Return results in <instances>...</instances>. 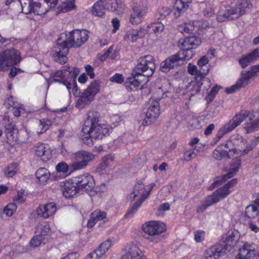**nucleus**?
Here are the masks:
<instances>
[{
    "label": "nucleus",
    "instance_id": "nucleus-9",
    "mask_svg": "<svg viewBox=\"0 0 259 259\" xmlns=\"http://www.w3.org/2000/svg\"><path fill=\"white\" fill-rule=\"evenodd\" d=\"M95 159V155L88 151L81 150L76 152L74 156V161L71 164L73 169H81L85 168L89 162Z\"/></svg>",
    "mask_w": 259,
    "mask_h": 259
},
{
    "label": "nucleus",
    "instance_id": "nucleus-48",
    "mask_svg": "<svg viewBox=\"0 0 259 259\" xmlns=\"http://www.w3.org/2000/svg\"><path fill=\"white\" fill-rule=\"evenodd\" d=\"M221 87L218 85H215L214 87H213L207 96L205 98V100L207 101V103H209L214 99V97L218 93L219 90L221 89Z\"/></svg>",
    "mask_w": 259,
    "mask_h": 259
},
{
    "label": "nucleus",
    "instance_id": "nucleus-6",
    "mask_svg": "<svg viewBox=\"0 0 259 259\" xmlns=\"http://www.w3.org/2000/svg\"><path fill=\"white\" fill-rule=\"evenodd\" d=\"M143 230L148 236L146 237L151 242H158L160 238L159 235L166 230L165 224L159 221H152L143 226Z\"/></svg>",
    "mask_w": 259,
    "mask_h": 259
},
{
    "label": "nucleus",
    "instance_id": "nucleus-63",
    "mask_svg": "<svg viewBox=\"0 0 259 259\" xmlns=\"http://www.w3.org/2000/svg\"><path fill=\"white\" fill-rule=\"evenodd\" d=\"M85 70L87 74L91 79L95 77V74L94 72V68L90 65H87L85 66Z\"/></svg>",
    "mask_w": 259,
    "mask_h": 259
},
{
    "label": "nucleus",
    "instance_id": "nucleus-37",
    "mask_svg": "<svg viewBox=\"0 0 259 259\" xmlns=\"http://www.w3.org/2000/svg\"><path fill=\"white\" fill-rule=\"evenodd\" d=\"M244 259H253L257 255L258 251L248 243H244Z\"/></svg>",
    "mask_w": 259,
    "mask_h": 259
},
{
    "label": "nucleus",
    "instance_id": "nucleus-38",
    "mask_svg": "<svg viewBox=\"0 0 259 259\" xmlns=\"http://www.w3.org/2000/svg\"><path fill=\"white\" fill-rule=\"evenodd\" d=\"M37 179L40 184H45L50 178V172L45 168H39L35 172Z\"/></svg>",
    "mask_w": 259,
    "mask_h": 259
},
{
    "label": "nucleus",
    "instance_id": "nucleus-21",
    "mask_svg": "<svg viewBox=\"0 0 259 259\" xmlns=\"http://www.w3.org/2000/svg\"><path fill=\"white\" fill-rule=\"evenodd\" d=\"M252 114L246 111H244V121L246 124L244 128L246 130L247 133H251L259 128V119L252 121Z\"/></svg>",
    "mask_w": 259,
    "mask_h": 259
},
{
    "label": "nucleus",
    "instance_id": "nucleus-13",
    "mask_svg": "<svg viewBox=\"0 0 259 259\" xmlns=\"http://www.w3.org/2000/svg\"><path fill=\"white\" fill-rule=\"evenodd\" d=\"M159 114V103L157 101H154L148 109L146 117L143 121V125L146 126L154 123L158 117Z\"/></svg>",
    "mask_w": 259,
    "mask_h": 259
},
{
    "label": "nucleus",
    "instance_id": "nucleus-15",
    "mask_svg": "<svg viewBox=\"0 0 259 259\" xmlns=\"http://www.w3.org/2000/svg\"><path fill=\"white\" fill-rule=\"evenodd\" d=\"M133 13L131 15L130 21L133 24L140 23L146 13V7L140 4H134L132 6Z\"/></svg>",
    "mask_w": 259,
    "mask_h": 259
},
{
    "label": "nucleus",
    "instance_id": "nucleus-17",
    "mask_svg": "<svg viewBox=\"0 0 259 259\" xmlns=\"http://www.w3.org/2000/svg\"><path fill=\"white\" fill-rule=\"evenodd\" d=\"M61 190L63 196L69 198L74 196L79 190L77 188V185L74 184V181H66L60 183Z\"/></svg>",
    "mask_w": 259,
    "mask_h": 259
},
{
    "label": "nucleus",
    "instance_id": "nucleus-41",
    "mask_svg": "<svg viewBox=\"0 0 259 259\" xmlns=\"http://www.w3.org/2000/svg\"><path fill=\"white\" fill-rule=\"evenodd\" d=\"M15 130L16 129L15 123L8 120L5 125V134L8 139H13V134Z\"/></svg>",
    "mask_w": 259,
    "mask_h": 259
},
{
    "label": "nucleus",
    "instance_id": "nucleus-49",
    "mask_svg": "<svg viewBox=\"0 0 259 259\" xmlns=\"http://www.w3.org/2000/svg\"><path fill=\"white\" fill-rule=\"evenodd\" d=\"M92 218L95 219L97 222L103 220L105 222L106 219V213L100 210H95L92 214Z\"/></svg>",
    "mask_w": 259,
    "mask_h": 259
},
{
    "label": "nucleus",
    "instance_id": "nucleus-53",
    "mask_svg": "<svg viewBox=\"0 0 259 259\" xmlns=\"http://www.w3.org/2000/svg\"><path fill=\"white\" fill-rule=\"evenodd\" d=\"M40 125L41 126V131L40 132L37 131V133L38 135L42 134L45 133L48 129H49L50 125L52 124V122L50 120L45 119L39 120Z\"/></svg>",
    "mask_w": 259,
    "mask_h": 259
},
{
    "label": "nucleus",
    "instance_id": "nucleus-3",
    "mask_svg": "<svg viewBox=\"0 0 259 259\" xmlns=\"http://www.w3.org/2000/svg\"><path fill=\"white\" fill-rule=\"evenodd\" d=\"M240 153L239 154L238 150L236 149H230L228 152L221 148H218L213 151V157L219 160L229 159L231 156H234L235 155H239V156L233 158L229 171L224 176L217 177L215 180L209 187V190L214 189L217 186L222 184L228 179L231 178L236 174L241 165L242 153L241 151H240Z\"/></svg>",
    "mask_w": 259,
    "mask_h": 259
},
{
    "label": "nucleus",
    "instance_id": "nucleus-61",
    "mask_svg": "<svg viewBox=\"0 0 259 259\" xmlns=\"http://www.w3.org/2000/svg\"><path fill=\"white\" fill-rule=\"evenodd\" d=\"M110 80L112 82L121 83L124 81V77L121 74L116 73L110 78Z\"/></svg>",
    "mask_w": 259,
    "mask_h": 259
},
{
    "label": "nucleus",
    "instance_id": "nucleus-26",
    "mask_svg": "<svg viewBox=\"0 0 259 259\" xmlns=\"http://www.w3.org/2000/svg\"><path fill=\"white\" fill-rule=\"evenodd\" d=\"M259 72V65L251 67L250 69L244 73V88L250 84Z\"/></svg>",
    "mask_w": 259,
    "mask_h": 259
},
{
    "label": "nucleus",
    "instance_id": "nucleus-22",
    "mask_svg": "<svg viewBox=\"0 0 259 259\" xmlns=\"http://www.w3.org/2000/svg\"><path fill=\"white\" fill-rule=\"evenodd\" d=\"M121 259H146L142 251L136 245H132Z\"/></svg>",
    "mask_w": 259,
    "mask_h": 259
},
{
    "label": "nucleus",
    "instance_id": "nucleus-34",
    "mask_svg": "<svg viewBox=\"0 0 259 259\" xmlns=\"http://www.w3.org/2000/svg\"><path fill=\"white\" fill-rule=\"evenodd\" d=\"M67 74L70 75V73L68 72L67 68L61 70H58L55 73L51 74V78L55 82L61 83L67 77Z\"/></svg>",
    "mask_w": 259,
    "mask_h": 259
},
{
    "label": "nucleus",
    "instance_id": "nucleus-57",
    "mask_svg": "<svg viewBox=\"0 0 259 259\" xmlns=\"http://www.w3.org/2000/svg\"><path fill=\"white\" fill-rule=\"evenodd\" d=\"M42 242V237L41 235H37L33 237L30 241V245L34 247H37Z\"/></svg>",
    "mask_w": 259,
    "mask_h": 259
},
{
    "label": "nucleus",
    "instance_id": "nucleus-58",
    "mask_svg": "<svg viewBox=\"0 0 259 259\" xmlns=\"http://www.w3.org/2000/svg\"><path fill=\"white\" fill-rule=\"evenodd\" d=\"M50 231V225L48 224L40 225L38 227V231L39 232L38 235L42 236L46 235Z\"/></svg>",
    "mask_w": 259,
    "mask_h": 259
},
{
    "label": "nucleus",
    "instance_id": "nucleus-24",
    "mask_svg": "<svg viewBox=\"0 0 259 259\" xmlns=\"http://www.w3.org/2000/svg\"><path fill=\"white\" fill-rule=\"evenodd\" d=\"M146 34V30L143 28L139 29H133L126 33L124 36L125 40H130L132 42L136 41L139 38H142Z\"/></svg>",
    "mask_w": 259,
    "mask_h": 259
},
{
    "label": "nucleus",
    "instance_id": "nucleus-50",
    "mask_svg": "<svg viewBox=\"0 0 259 259\" xmlns=\"http://www.w3.org/2000/svg\"><path fill=\"white\" fill-rule=\"evenodd\" d=\"M106 5L107 10L111 11H116L118 8V3L117 0H106Z\"/></svg>",
    "mask_w": 259,
    "mask_h": 259
},
{
    "label": "nucleus",
    "instance_id": "nucleus-35",
    "mask_svg": "<svg viewBox=\"0 0 259 259\" xmlns=\"http://www.w3.org/2000/svg\"><path fill=\"white\" fill-rule=\"evenodd\" d=\"M191 1L192 0H177L175 5V8L177 10L175 14V15L179 16L181 13L185 12Z\"/></svg>",
    "mask_w": 259,
    "mask_h": 259
},
{
    "label": "nucleus",
    "instance_id": "nucleus-18",
    "mask_svg": "<svg viewBox=\"0 0 259 259\" xmlns=\"http://www.w3.org/2000/svg\"><path fill=\"white\" fill-rule=\"evenodd\" d=\"M4 57L7 61V64L13 66L21 61L20 52L14 48L6 50L4 52Z\"/></svg>",
    "mask_w": 259,
    "mask_h": 259
},
{
    "label": "nucleus",
    "instance_id": "nucleus-11",
    "mask_svg": "<svg viewBox=\"0 0 259 259\" xmlns=\"http://www.w3.org/2000/svg\"><path fill=\"white\" fill-rule=\"evenodd\" d=\"M74 183L79 190L91 192L95 188V183L93 177L89 174L82 175L75 177Z\"/></svg>",
    "mask_w": 259,
    "mask_h": 259
},
{
    "label": "nucleus",
    "instance_id": "nucleus-10",
    "mask_svg": "<svg viewBox=\"0 0 259 259\" xmlns=\"http://www.w3.org/2000/svg\"><path fill=\"white\" fill-rule=\"evenodd\" d=\"M243 121V115L241 114H237L228 122L226 123L218 132L215 138L213 139L214 143H217L224 135L233 131L236 127L239 125Z\"/></svg>",
    "mask_w": 259,
    "mask_h": 259
},
{
    "label": "nucleus",
    "instance_id": "nucleus-55",
    "mask_svg": "<svg viewBox=\"0 0 259 259\" xmlns=\"http://www.w3.org/2000/svg\"><path fill=\"white\" fill-rule=\"evenodd\" d=\"M188 71L192 75H196V76L195 77L202 76V77H205L204 76H203L202 73L200 72L199 68L198 69L195 65L191 63L188 64Z\"/></svg>",
    "mask_w": 259,
    "mask_h": 259
},
{
    "label": "nucleus",
    "instance_id": "nucleus-40",
    "mask_svg": "<svg viewBox=\"0 0 259 259\" xmlns=\"http://www.w3.org/2000/svg\"><path fill=\"white\" fill-rule=\"evenodd\" d=\"M101 82L99 80H94L91 82L88 87L85 90L95 98V96L99 92Z\"/></svg>",
    "mask_w": 259,
    "mask_h": 259
},
{
    "label": "nucleus",
    "instance_id": "nucleus-31",
    "mask_svg": "<svg viewBox=\"0 0 259 259\" xmlns=\"http://www.w3.org/2000/svg\"><path fill=\"white\" fill-rule=\"evenodd\" d=\"M144 192V186L142 182H138L137 183L133 189L132 192L128 195L127 197V199L131 201L135 200L136 197L139 196L141 195V196L143 194ZM148 192H147L145 194L147 195Z\"/></svg>",
    "mask_w": 259,
    "mask_h": 259
},
{
    "label": "nucleus",
    "instance_id": "nucleus-30",
    "mask_svg": "<svg viewBox=\"0 0 259 259\" xmlns=\"http://www.w3.org/2000/svg\"><path fill=\"white\" fill-rule=\"evenodd\" d=\"M224 193L222 189L220 188L215 191L211 195L207 196L205 202L210 206L214 203L219 202L221 199L224 198L226 196H224Z\"/></svg>",
    "mask_w": 259,
    "mask_h": 259
},
{
    "label": "nucleus",
    "instance_id": "nucleus-16",
    "mask_svg": "<svg viewBox=\"0 0 259 259\" xmlns=\"http://www.w3.org/2000/svg\"><path fill=\"white\" fill-rule=\"evenodd\" d=\"M207 83V87H205L206 89L210 88V80L208 78L202 77V76L195 77V79L192 80L189 85V91L192 95L198 94L200 92L201 86L204 83Z\"/></svg>",
    "mask_w": 259,
    "mask_h": 259
},
{
    "label": "nucleus",
    "instance_id": "nucleus-20",
    "mask_svg": "<svg viewBox=\"0 0 259 259\" xmlns=\"http://www.w3.org/2000/svg\"><path fill=\"white\" fill-rule=\"evenodd\" d=\"M111 243L106 240L102 243L99 247L88 255L87 259H98L101 257L111 247Z\"/></svg>",
    "mask_w": 259,
    "mask_h": 259
},
{
    "label": "nucleus",
    "instance_id": "nucleus-1",
    "mask_svg": "<svg viewBox=\"0 0 259 259\" xmlns=\"http://www.w3.org/2000/svg\"><path fill=\"white\" fill-rule=\"evenodd\" d=\"M65 40H61V37L57 40L55 52L53 54L54 60L61 64H65L67 58L66 56L69 48L80 47L89 38V31L86 30L74 29L65 34Z\"/></svg>",
    "mask_w": 259,
    "mask_h": 259
},
{
    "label": "nucleus",
    "instance_id": "nucleus-39",
    "mask_svg": "<svg viewBox=\"0 0 259 259\" xmlns=\"http://www.w3.org/2000/svg\"><path fill=\"white\" fill-rule=\"evenodd\" d=\"M259 59V49H255L247 55L244 56V68L248 64L254 62Z\"/></svg>",
    "mask_w": 259,
    "mask_h": 259
},
{
    "label": "nucleus",
    "instance_id": "nucleus-36",
    "mask_svg": "<svg viewBox=\"0 0 259 259\" xmlns=\"http://www.w3.org/2000/svg\"><path fill=\"white\" fill-rule=\"evenodd\" d=\"M193 49H191L190 47H184V48L178 52V56L182 61V64H184L185 61L189 60L191 59L193 55Z\"/></svg>",
    "mask_w": 259,
    "mask_h": 259
},
{
    "label": "nucleus",
    "instance_id": "nucleus-32",
    "mask_svg": "<svg viewBox=\"0 0 259 259\" xmlns=\"http://www.w3.org/2000/svg\"><path fill=\"white\" fill-rule=\"evenodd\" d=\"M114 156L112 154H108L102 158V162L97 168V171L100 174H103L104 171L110 163L113 160Z\"/></svg>",
    "mask_w": 259,
    "mask_h": 259
},
{
    "label": "nucleus",
    "instance_id": "nucleus-59",
    "mask_svg": "<svg viewBox=\"0 0 259 259\" xmlns=\"http://www.w3.org/2000/svg\"><path fill=\"white\" fill-rule=\"evenodd\" d=\"M66 68L68 72L70 73V75L67 74V78L76 80V77L79 73V69L77 68H73V69L71 70V68L69 66L66 67Z\"/></svg>",
    "mask_w": 259,
    "mask_h": 259
},
{
    "label": "nucleus",
    "instance_id": "nucleus-62",
    "mask_svg": "<svg viewBox=\"0 0 259 259\" xmlns=\"http://www.w3.org/2000/svg\"><path fill=\"white\" fill-rule=\"evenodd\" d=\"M8 66L4 53L0 54V71L4 70Z\"/></svg>",
    "mask_w": 259,
    "mask_h": 259
},
{
    "label": "nucleus",
    "instance_id": "nucleus-60",
    "mask_svg": "<svg viewBox=\"0 0 259 259\" xmlns=\"http://www.w3.org/2000/svg\"><path fill=\"white\" fill-rule=\"evenodd\" d=\"M196 156L194 149H191L187 150L184 153V159L186 161H189L194 158Z\"/></svg>",
    "mask_w": 259,
    "mask_h": 259
},
{
    "label": "nucleus",
    "instance_id": "nucleus-5",
    "mask_svg": "<svg viewBox=\"0 0 259 259\" xmlns=\"http://www.w3.org/2000/svg\"><path fill=\"white\" fill-rule=\"evenodd\" d=\"M155 70L154 58L151 55L141 57L138 60V63L134 68V72L140 73V75L149 77L152 76Z\"/></svg>",
    "mask_w": 259,
    "mask_h": 259
},
{
    "label": "nucleus",
    "instance_id": "nucleus-14",
    "mask_svg": "<svg viewBox=\"0 0 259 259\" xmlns=\"http://www.w3.org/2000/svg\"><path fill=\"white\" fill-rule=\"evenodd\" d=\"M143 76L140 75V73L133 72L130 76L127 77L124 82V84L129 92L137 90L139 89H141L143 86Z\"/></svg>",
    "mask_w": 259,
    "mask_h": 259
},
{
    "label": "nucleus",
    "instance_id": "nucleus-46",
    "mask_svg": "<svg viewBox=\"0 0 259 259\" xmlns=\"http://www.w3.org/2000/svg\"><path fill=\"white\" fill-rule=\"evenodd\" d=\"M73 167H71V164L68 165L65 162H61L56 165V169L58 172L65 173L68 171L71 172L75 170L76 169H73Z\"/></svg>",
    "mask_w": 259,
    "mask_h": 259
},
{
    "label": "nucleus",
    "instance_id": "nucleus-44",
    "mask_svg": "<svg viewBox=\"0 0 259 259\" xmlns=\"http://www.w3.org/2000/svg\"><path fill=\"white\" fill-rule=\"evenodd\" d=\"M241 75H243V71L241 72ZM243 85V76H242L236 83L229 88L225 89V92L228 94H231L239 90Z\"/></svg>",
    "mask_w": 259,
    "mask_h": 259
},
{
    "label": "nucleus",
    "instance_id": "nucleus-52",
    "mask_svg": "<svg viewBox=\"0 0 259 259\" xmlns=\"http://www.w3.org/2000/svg\"><path fill=\"white\" fill-rule=\"evenodd\" d=\"M17 209V205L15 203L8 204L4 209V213L8 217H11Z\"/></svg>",
    "mask_w": 259,
    "mask_h": 259
},
{
    "label": "nucleus",
    "instance_id": "nucleus-47",
    "mask_svg": "<svg viewBox=\"0 0 259 259\" xmlns=\"http://www.w3.org/2000/svg\"><path fill=\"white\" fill-rule=\"evenodd\" d=\"M237 182V180L236 179H233L225 184L223 187L220 188V189H222V192L224 193V196H227L230 194V191L229 190V189L236 185Z\"/></svg>",
    "mask_w": 259,
    "mask_h": 259
},
{
    "label": "nucleus",
    "instance_id": "nucleus-56",
    "mask_svg": "<svg viewBox=\"0 0 259 259\" xmlns=\"http://www.w3.org/2000/svg\"><path fill=\"white\" fill-rule=\"evenodd\" d=\"M170 13V10L168 7H162L161 8L158 12V18L157 19L159 21V20L164 19L167 16H168Z\"/></svg>",
    "mask_w": 259,
    "mask_h": 259
},
{
    "label": "nucleus",
    "instance_id": "nucleus-12",
    "mask_svg": "<svg viewBox=\"0 0 259 259\" xmlns=\"http://www.w3.org/2000/svg\"><path fill=\"white\" fill-rule=\"evenodd\" d=\"M182 65H183L182 61L177 53L169 56L162 61L160 64V70L163 72L167 73L170 70L177 68Z\"/></svg>",
    "mask_w": 259,
    "mask_h": 259
},
{
    "label": "nucleus",
    "instance_id": "nucleus-25",
    "mask_svg": "<svg viewBox=\"0 0 259 259\" xmlns=\"http://www.w3.org/2000/svg\"><path fill=\"white\" fill-rule=\"evenodd\" d=\"M201 44V38L194 34L187 35L182 45L183 47H188L194 49L197 48Z\"/></svg>",
    "mask_w": 259,
    "mask_h": 259
},
{
    "label": "nucleus",
    "instance_id": "nucleus-2",
    "mask_svg": "<svg viewBox=\"0 0 259 259\" xmlns=\"http://www.w3.org/2000/svg\"><path fill=\"white\" fill-rule=\"evenodd\" d=\"M99 114L94 111H90L87 114V118L84 121L80 135L83 143L91 146L94 140L102 139L109 133L110 128L106 124H99Z\"/></svg>",
    "mask_w": 259,
    "mask_h": 259
},
{
    "label": "nucleus",
    "instance_id": "nucleus-27",
    "mask_svg": "<svg viewBox=\"0 0 259 259\" xmlns=\"http://www.w3.org/2000/svg\"><path fill=\"white\" fill-rule=\"evenodd\" d=\"M150 195V192H148L147 195L143 194L141 196L140 199L134 203L133 205L130 207L124 215V218L128 219L132 218L137 211L138 208L141 206L143 201Z\"/></svg>",
    "mask_w": 259,
    "mask_h": 259
},
{
    "label": "nucleus",
    "instance_id": "nucleus-28",
    "mask_svg": "<svg viewBox=\"0 0 259 259\" xmlns=\"http://www.w3.org/2000/svg\"><path fill=\"white\" fill-rule=\"evenodd\" d=\"M94 98L93 95L84 90L76 103V107L79 108H83L85 106L89 105Z\"/></svg>",
    "mask_w": 259,
    "mask_h": 259
},
{
    "label": "nucleus",
    "instance_id": "nucleus-51",
    "mask_svg": "<svg viewBox=\"0 0 259 259\" xmlns=\"http://www.w3.org/2000/svg\"><path fill=\"white\" fill-rule=\"evenodd\" d=\"M148 27L152 28L155 33L161 32L164 28V25L159 21L151 23Z\"/></svg>",
    "mask_w": 259,
    "mask_h": 259
},
{
    "label": "nucleus",
    "instance_id": "nucleus-45",
    "mask_svg": "<svg viewBox=\"0 0 259 259\" xmlns=\"http://www.w3.org/2000/svg\"><path fill=\"white\" fill-rule=\"evenodd\" d=\"M75 7L74 2L73 1H67L64 2L59 8L57 13L61 12L66 13L71 11Z\"/></svg>",
    "mask_w": 259,
    "mask_h": 259
},
{
    "label": "nucleus",
    "instance_id": "nucleus-43",
    "mask_svg": "<svg viewBox=\"0 0 259 259\" xmlns=\"http://www.w3.org/2000/svg\"><path fill=\"white\" fill-rule=\"evenodd\" d=\"M194 27L191 24H187L186 23L179 25L178 26V31L184 34V35L188 34L190 35L195 34L194 32Z\"/></svg>",
    "mask_w": 259,
    "mask_h": 259
},
{
    "label": "nucleus",
    "instance_id": "nucleus-42",
    "mask_svg": "<svg viewBox=\"0 0 259 259\" xmlns=\"http://www.w3.org/2000/svg\"><path fill=\"white\" fill-rule=\"evenodd\" d=\"M245 216L249 219H253L259 214L257 207L254 204L247 206L245 208Z\"/></svg>",
    "mask_w": 259,
    "mask_h": 259
},
{
    "label": "nucleus",
    "instance_id": "nucleus-64",
    "mask_svg": "<svg viewBox=\"0 0 259 259\" xmlns=\"http://www.w3.org/2000/svg\"><path fill=\"white\" fill-rule=\"evenodd\" d=\"M204 232L203 231H197L195 234L194 239L197 242H201L203 239Z\"/></svg>",
    "mask_w": 259,
    "mask_h": 259
},
{
    "label": "nucleus",
    "instance_id": "nucleus-19",
    "mask_svg": "<svg viewBox=\"0 0 259 259\" xmlns=\"http://www.w3.org/2000/svg\"><path fill=\"white\" fill-rule=\"evenodd\" d=\"M56 210V206L54 203H49L39 205L36 209V214L47 219L53 215Z\"/></svg>",
    "mask_w": 259,
    "mask_h": 259
},
{
    "label": "nucleus",
    "instance_id": "nucleus-8",
    "mask_svg": "<svg viewBox=\"0 0 259 259\" xmlns=\"http://www.w3.org/2000/svg\"><path fill=\"white\" fill-rule=\"evenodd\" d=\"M37 0H28V6L27 7V10L24 11L25 6L26 4L25 3L23 4L24 0H19V2L22 7V11L23 13L25 14H29L32 12L35 14L38 15H41L45 14L48 10H43L41 8V4L39 2H37ZM46 3H47L51 8H54L58 3V0H44Z\"/></svg>",
    "mask_w": 259,
    "mask_h": 259
},
{
    "label": "nucleus",
    "instance_id": "nucleus-33",
    "mask_svg": "<svg viewBox=\"0 0 259 259\" xmlns=\"http://www.w3.org/2000/svg\"><path fill=\"white\" fill-rule=\"evenodd\" d=\"M197 65L199 68L200 72L202 73L203 76H205L208 73L209 70L207 57L206 56L201 57L198 60Z\"/></svg>",
    "mask_w": 259,
    "mask_h": 259
},
{
    "label": "nucleus",
    "instance_id": "nucleus-54",
    "mask_svg": "<svg viewBox=\"0 0 259 259\" xmlns=\"http://www.w3.org/2000/svg\"><path fill=\"white\" fill-rule=\"evenodd\" d=\"M17 166L16 163H12L5 170V175L8 177H12L16 174Z\"/></svg>",
    "mask_w": 259,
    "mask_h": 259
},
{
    "label": "nucleus",
    "instance_id": "nucleus-29",
    "mask_svg": "<svg viewBox=\"0 0 259 259\" xmlns=\"http://www.w3.org/2000/svg\"><path fill=\"white\" fill-rule=\"evenodd\" d=\"M106 0H99L94 4L92 7V13L93 15L101 17L103 16L107 10L106 5Z\"/></svg>",
    "mask_w": 259,
    "mask_h": 259
},
{
    "label": "nucleus",
    "instance_id": "nucleus-4",
    "mask_svg": "<svg viewBox=\"0 0 259 259\" xmlns=\"http://www.w3.org/2000/svg\"><path fill=\"white\" fill-rule=\"evenodd\" d=\"M239 232L235 230H229L222 237V243H218L207 249L204 253V259H218L224 255L228 251H230L232 247L231 242L237 239Z\"/></svg>",
    "mask_w": 259,
    "mask_h": 259
},
{
    "label": "nucleus",
    "instance_id": "nucleus-7",
    "mask_svg": "<svg viewBox=\"0 0 259 259\" xmlns=\"http://www.w3.org/2000/svg\"><path fill=\"white\" fill-rule=\"evenodd\" d=\"M235 6L234 8L221 9L218 13L217 19L219 22L234 20L241 16L243 9V0H234Z\"/></svg>",
    "mask_w": 259,
    "mask_h": 259
},
{
    "label": "nucleus",
    "instance_id": "nucleus-23",
    "mask_svg": "<svg viewBox=\"0 0 259 259\" xmlns=\"http://www.w3.org/2000/svg\"><path fill=\"white\" fill-rule=\"evenodd\" d=\"M35 154L41 158V160L46 161L51 157V154L48 146L44 144H38L35 149Z\"/></svg>",
    "mask_w": 259,
    "mask_h": 259
}]
</instances>
